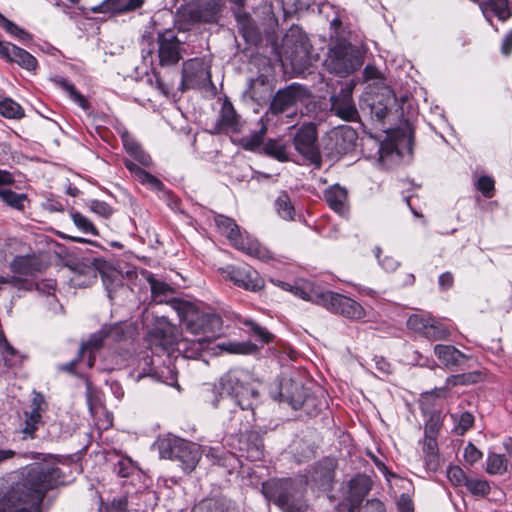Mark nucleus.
<instances>
[{"mask_svg":"<svg viewBox=\"0 0 512 512\" xmlns=\"http://www.w3.org/2000/svg\"><path fill=\"white\" fill-rule=\"evenodd\" d=\"M173 304L186 330L197 338L191 341L179 340L177 328L166 317H161L148 332L149 345L151 349H160L168 353L177 346V350L183 353L184 358H196L220 335L222 318L213 312L200 311L189 302L174 301Z\"/></svg>","mask_w":512,"mask_h":512,"instance_id":"nucleus-1","label":"nucleus"},{"mask_svg":"<svg viewBox=\"0 0 512 512\" xmlns=\"http://www.w3.org/2000/svg\"><path fill=\"white\" fill-rule=\"evenodd\" d=\"M68 483L55 463H33L0 481V512H39L46 494Z\"/></svg>","mask_w":512,"mask_h":512,"instance_id":"nucleus-2","label":"nucleus"},{"mask_svg":"<svg viewBox=\"0 0 512 512\" xmlns=\"http://www.w3.org/2000/svg\"><path fill=\"white\" fill-rule=\"evenodd\" d=\"M263 493L284 512H304L305 483L291 479H277L263 484Z\"/></svg>","mask_w":512,"mask_h":512,"instance_id":"nucleus-3","label":"nucleus"},{"mask_svg":"<svg viewBox=\"0 0 512 512\" xmlns=\"http://www.w3.org/2000/svg\"><path fill=\"white\" fill-rule=\"evenodd\" d=\"M215 224L219 232L226 236L231 245L236 249L259 260L266 261L272 258V253L258 240L250 237L244 238L239 226L232 218L218 215L215 217Z\"/></svg>","mask_w":512,"mask_h":512,"instance_id":"nucleus-4","label":"nucleus"},{"mask_svg":"<svg viewBox=\"0 0 512 512\" xmlns=\"http://www.w3.org/2000/svg\"><path fill=\"white\" fill-rule=\"evenodd\" d=\"M359 50L351 44L340 43L330 49L325 60L327 69L339 76H347L362 66Z\"/></svg>","mask_w":512,"mask_h":512,"instance_id":"nucleus-5","label":"nucleus"},{"mask_svg":"<svg viewBox=\"0 0 512 512\" xmlns=\"http://www.w3.org/2000/svg\"><path fill=\"white\" fill-rule=\"evenodd\" d=\"M246 375L240 371H229L220 378V396L235 398V402L242 408L251 407V398H256L258 393L253 388L244 383Z\"/></svg>","mask_w":512,"mask_h":512,"instance_id":"nucleus-6","label":"nucleus"},{"mask_svg":"<svg viewBox=\"0 0 512 512\" xmlns=\"http://www.w3.org/2000/svg\"><path fill=\"white\" fill-rule=\"evenodd\" d=\"M308 90L299 84L279 90L272 99L270 112L274 115L288 113L289 116L296 114L295 107L305 103L309 98Z\"/></svg>","mask_w":512,"mask_h":512,"instance_id":"nucleus-7","label":"nucleus"},{"mask_svg":"<svg viewBox=\"0 0 512 512\" xmlns=\"http://www.w3.org/2000/svg\"><path fill=\"white\" fill-rule=\"evenodd\" d=\"M316 304L350 319H361L365 316L364 308L355 300L331 291L317 295Z\"/></svg>","mask_w":512,"mask_h":512,"instance_id":"nucleus-8","label":"nucleus"},{"mask_svg":"<svg viewBox=\"0 0 512 512\" xmlns=\"http://www.w3.org/2000/svg\"><path fill=\"white\" fill-rule=\"evenodd\" d=\"M279 394L281 401L289 403L294 409H304L309 414L317 409L316 398L308 394L300 382L284 379Z\"/></svg>","mask_w":512,"mask_h":512,"instance_id":"nucleus-9","label":"nucleus"},{"mask_svg":"<svg viewBox=\"0 0 512 512\" xmlns=\"http://www.w3.org/2000/svg\"><path fill=\"white\" fill-rule=\"evenodd\" d=\"M157 42L158 57L161 66H172L182 59L183 42L178 39L174 31L166 30L160 33Z\"/></svg>","mask_w":512,"mask_h":512,"instance_id":"nucleus-10","label":"nucleus"},{"mask_svg":"<svg viewBox=\"0 0 512 512\" xmlns=\"http://www.w3.org/2000/svg\"><path fill=\"white\" fill-rule=\"evenodd\" d=\"M211 82L209 67L202 59H190L183 64V89L199 88Z\"/></svg>","mask_w":512,"mask_h":512,"instance_id":"nucleus-11","label":"nucleus"},{"mask_svg":"<svg viewBox=\"0 0 512 512\" xmlns=\"http://www.w3.org/2000/svg\"><path fill=\"white\" fill-rule=\"evenodd\" d=\"M222 276L238 287L249 291H258L264 287V280L251 267L227 266L221 269Z\"/></svg>","mask_w":512,"mask_h":512,"instance_id":"nucleus-12","label":"nucleus"},{"mask_svg":"<svg viewBox=\"0 0 512 512\" xmlns=\"http://www.w3.org/2000/svg\"><path fill=\"white\" fill-rule=\"evenodd\" d=\"M121 336L122 328L120 325H105L99 331L92 334L86 343L82 344L79 351V357H82L86 353H88L89 356L87 360V366L91 368L94 365L93 353L98 351L102 347L104 339L112 338L113 340L117 341L121 338Z\"/></svg>","mask_w":512,"mask_h":512,"instance_id":"nucleus-13","label":"nucleus"},{"mask_svg":"<svg viewBox=\"0 0 512 512\" xmlns=\"http://www.w3.org/2000/svg\"><path fill=\"white\" fill-rule=\"evenodd\" d=\"M317 129L314 123H306L294 136V147L307 159H314L318 155L316 146Z\"/></svg>","mask_w":512,"mask_h":512,"instance_id":"nucleus-14","label":"nucleus"},{"mask_svg":"<svg viewBox=\"0 0 512 512\" xmlns=\"http://www.w3.org/2000/svg\"><path fill=\"white\" fill-rule=\"evenodd\" d=\"M0 55L29 72H34L38 67L37 59L32 54L9 42H0Z\"/></svg>","mask_w":512,"mask_h":512,"instance_id":"nucleus-15","label":"nucleus"},{"mask_svg":"<svg viewBox=\"0 0 512 512\" xmlns=\"http://www.w3.org/2000/svg\"><path fill=\"white\" fill-rule=\"evenodd\" d=\"M294 35L293 34H287L284 38V46L286 47L285 53L290 58L291 64L294 67H304L309 62V44L307 39L299 35L294 43V46L291 47L290 45L294 42L293 41Z\"/></svg>","mask_w":512,"mask_h":512,"instance_id":"nucleus-16","label":"nucleus"},{"mask_svg":"<svg viewBox=\"0 0 512 512\" xmlns=\"http://www.w3.org/2000/svg\"><path fill=\"white\" fill-rule=\"evenodd\" d=\"M331 111L345 121H356L359 117L349 90H341L339 94L331 97Z\"/></svg>","mask_w":512,"mask_h":512,"instance_id":"nucleus-17","label":"nucleus"},{"mask_svg":"<svg viewBox=\"0 0 512 512\" xmlns=\"http://www.w3.org/2000/svg\"><path fill=\"white\" fill-rule=\"evenodd\" d=\"M43 405L44 397L39 393H35L31 401L30 412H25L26 419L23 433L26 436L33 438L35 431L42 425L41 412L44 410Z\"/></svg>","mask_w":512,"mask_h":512,"instance_id":"nucleus-18","label":"nucleus"},{"mask_svg":"<svg viewBox=\"0 0 512 512\" xmlns=\"http://www.w3.org/2000/svg\"><path fill=\"white\" fill-rule=\"evenodd\" d=\"M434 354L443 365L452 370L460 367L467 360V356L452 345L437 344L434 346Z\"/></svg>","mask_w":512,"mask_h":512,"instance_id":"nucleus-19","label":"nucleus"},{"mask_svg":"<svg viewBox=\"0 0 512 512\" xmlns=\"http://www.w3.org/2000/svg\"><path fill=\"white\" fill-rule=\"evenodd\" d=\"M324 199L328 206L338 214H345L348 211V192L347 190L335 184L324 191Z\"/></svg>","mask_w":512,"mask_h":512,"instance_id":"nucleus-20","label":"nucleus"},{"mask_svg":"<svg viewBox=\"0 0 512 512\" xmlns=\"http://www.w3.org/2000/svg\"><path fill=\"white\" fill-rule=\"evenodd\" d=\"M201 454L199 447L183 439V445L179 447L175 460L179 461L185 472H191L197 466Z\"/></svg>","mask_w":512,"mask_h":512,"instance_id":"nucleus-21","label":"nucleus"},{"mask_svg":"<svg viewBox=\"0 0 512 512\" xmlns=\"http://www.w3.org/2000/svg\"><path fill=\"white\" fill-rule=\"evenodd\" d=\"M143 0H104L98 6L93 7L95 13H123L139 8Z\"/></svg>","mask_w":512,"mask_h":512,"instance_id":"nucleus-22","label":"nucleus"},{"mask_svg":"<svg viewBox=\"0 0 512 512\" xmlns=\"http://www.w3.org/2000/svg\"><path fill=\"white\" fill-rule=\"evenodd\" d=\"M370 490V480L365 476H356L349 482L348 499L352 506L359 504Z\"/></svg>","mask_w":512,"mask_h":512,"instance_id":"nucleus-23","label":"nucleus"},{"mask_svg":"<svg viewBox=\"0 0 512 512\" xmlns=\"http://www.w3.org/2000/svg\"><path fill=\"white\" fill-rule=\"evenodd\" d=\"M156 445L161 458L175 460L179 447L183 445V439L175 436H167L159 438Z\"/></svg>","mask_w":512,"mask_h":512,"instance_id":"nucleus-24","label":"nucleus"},{"mask_svg":"<svg viewBox=\"0 0 512 512\" xmlns=\"http://www.w3.org/2000/svg\"><path fill=\"white\" fill-rule=\"evenodd\" d=\"M37 259L35 255H22L15 257L10 263V269L14 273L30 275L37 270Z\"/></svg>","mask_w":512,"mask_h":512,"instance_id":"nucleus-25","label":"nucleus"},{"mask_svg":"<svg viewBox=\"0 0 512 512\" xmlns=\"http://www.w3.org/2000/svg\"><path fill=\"white\" fill-rule=\"evenodd\" d=\"M480 8L485 16L490 10L501 21H505L511 16L508 0H489L486 3H481Z\"/></svg>","mask_w":512,"mask_h":512,"instance_id":"nucleus-26","label":"nucleus"},{"mask_svg":"<svg viewBox=\"0 0 512 512\" xmlns=\"http://www.w3.org/2000/svg\"><path fill=\"white\" fill-rule=\"evenodd\" d=\"M508 460L503 454L490 452L486 459V472L490 475H503L508 471Z\"/></svg>","mask_w":512,"mask_h":512,"instance_id":"nucleus-27","label":"nucleus"},{"mask_svg":"<svg viewBox=\"0 0 512 512\" xmlns=\"http://www.w3.org/2000/svg\"><path fill=\"white\" fill-rule=\"evenodd\" d=\"M433 316L429 313L412 314L407 319L406 325L408 329L420 334L425 338L429 325L432 323Z\"/></svg>","mask_w":512,"mask_h":512,"instance_id":"nucleus-28","label":"nucleus"},{"mask_svg":"<svg viewBox=\"0 0 512 512\" xmlns=\"http://www.w3.org/2000/svg\"><path fill=\"white\" fill-rule=\"evenodd\" d=\"M425 462L429 469L435 471L439 467L438 444L435 438L425 437L423 442Z\"/></svg>","mask_w":512,"mask_h":512,"instance_id":"nucleus-29","label":"nucleus"},{"mask_svg":"<svg viewBox=\"0 0 512 512\" xmlns=\"http://www.w3.org/2000/svg\"><path fill=\"white\" fill-rule=\"evenodd\" d=\"M356 131L350 126H343L336 132V142L341 151H348L355 146Z\"/></svg>","mask_w":512,"mask_h":512,"instance_id":"nucleus-30","label":"nucleus"},{"mask_svg":"<svg viewBox=\"0 0 512 512\" xmlns=\"http://www.w3.org/2000/svg\"><path fill=\"white\" fill-rule=\"evenodd\" d=\"M275 208L278 215L285 220H292L295 215V208L287 192L282 191L276 201Z\"/></svg>","mask_w":512,"mask_h":512,"instance_id":"nucleus-31","label":"nucleus"},{"mask_svg":"<svg viewBox=\"0 0 512 512\" xmlns=\"http://www.w3.org/2000/svg\"><path fill=\"white\" fill-rule=\"evenodd\" d=\"M148 281L151 287L152 297L156 302H164L167 297L174 293L173 288L163 281L152 277H150Z\"/></svg>","mask_w":512,"mask_h":512,"instance_id":"nucleus-32","label":"nucleus"},{"mask_svg":"<svg viewBox=\"0 0 512 512\" xmlns=\"http://www.w3.org/2000/svg\"><path fill=\"white\" fill-rule=\"evenodd\" d=\"M0 115L8 119H21L24 117L23 108L11 98L0 101Z\"/></svg>","mask_w":512,"mask_h":512,"instance_id":"nucleus-33","label":"nucleus"},{"mask_svg":"<svg viewBox=\"0 0 512 512\" xmlns=\"http://www.w3.org/2000/svg\"><path fill=\"white\" fill-rule=\"evenodd\" d=\"M450 336V330L441 322L433 317L432 323L425 333V338L430 341L447 340Z\"/></svg>","mask_w":512,"mask_h":512,"instance_id":"nucleus-34","label":"nucleus"},{"mask_svg":"<svg viewBox=\"0 0 512 512\" xmlns=\"http://www.w3.org/2000/svg\"><path fill=\"white\" fill-rule=\"evenodd\" d=\"M0 198L12 208L23 210L27 200L25 194H18L10 189L4 188L0 190Z\"/></svg>","mask_w":512,"mask_h":512,"instance_id":"nucleus-35","label":"nucleus"},{"mask_svg":"<svg viewBox=\"0 0 512 512\" xmlns=\"http://www.w3.org/2000/svg\"><path fill=\"white\" fill-rule=\"evenodd\" d=\"M465 487L474 496L483 497L490 493V484L483 478L468 477Z\"/></svg>","mask_w":512,"mask_h":512,"instance_id":"nucleus-36","label":"nucleus"},{"mask_svg":"<svg viewBox=\"0 0 512 512\" xmlns=\"http://www.w3.org/2000/svg\"><path fill=\"white\" fill-rule=\"evenodd\" d=\"M0 26L3 29H5L10 35L18 38L21 41H30L32 38L28 32H26L25 30H23L22 28L17 26L12 21L8 20L1 13H0Z\"/></svg>","mask_w":512,"mask_h":512,"instance_id":"nucleus-37","label":"nucleus"},{"mask_svg":"<svg viewBox=\"0 0 512 512\" xmlns=\"http://www.w3.org/2000/svg\"><path fill=\"white\" fill-rule=\"evenodd\" d=\"M222 349L232 354H251L256 346L250 342H229L222 345Z\"/></svg>","mask_w":512,"mask_h":512,"instance_id":"nucleus-38","label":"nucleus"},{"mask_svg":"<svg viewBox=\"0 0 512 512\" xmlns=\"http://www.w3.org/2000/svg\"><path fill=\"white\" fill-rule=\"evenodd\" d=\"M73 223L84 233H89L94 236L98 235V230L94 226V224L84 215L79 212H74L71 214Z\"/></svg>","mask_w":512,"mask_h":512,"instance_id":"nucleus-39","label":"nucleus"},{"mask_svg":"<svg viewBox=\"0 0 512 512\" xmlns=\"http://www.w3.org/2000/svg\"><path fill=\"white\" fill-rule=\"evenodd\" d=\"M267 128L265 126H262V128L259 131H256L252 133L251 135L243 138V147L246 150H254L258 148L262 143L264 136L266 134Z\"/></svg>","mask_w":512,"mask_h":512,"instance_id":"nucleus-40","label":"nucleus"},{"mask_svg":"<svg viewBox=\"0 0 512 512\" xmlns=\"http://www.w3.org/2000/svg\"><path fill=\"white\" fill-rule=\"evenodd\" d=\"M264 150L268 155L273 156L274 158L278 159L279 161L288 160V155H287L285 146L279 144L277 141H274V140L268 141L265 144Z\"/></svg>","mask_w":512,"mask_h":512,"instance_id":"nucleus-41","label":"nucleus"},{"mask_svg":"<svg viewBox=\"0 0 512 512\" xmlns=\"http://www.w3.org/2000/svg\"><path fill=\"white\" fill-rule=\"evenodd\" d=\"M59 84L69 93L70 97L82 108H87V101L84 96L79 93L73 84L68 82L67 80L61 78Z\"/></svg>","mask_w":512,"mask_h":512,"instance_id":"nucleus-42","label":"nucleus"},{"mask_svg":"<svg viewBox=\"0 0 512 512\" xmlns=\"http://www.w3.org/2000/svg\"><path fill=\"white\" fill-rule=\"evenodd\" d=\"M447 477L455 486H465L468 477L459 466H452L447 470Z\"/></svg>","mask_w":512,"mask_h":512,"instance_id":"nucleus-43","label":"nucleus"},{"mask_svg":"<svg viewBox=\"0 0 512 512\" xmlns=\"http://www.w3.org/2000/svg\"><path fill=\"white\" fill-rule=\"evenodd\" d=\"M166 370L169 376L165 375V370L158 371L155 370L154 368H150V372L147 375L155 377L157 380L163 381L168 385H174V383L176 382V376L174 372L169 367H167ZM145 375L146 374H139L138 379L142 378Z\"/></svg>","mask_w":512,"mask_h":512,"instance_id":"nucleus-44","label":"nucleus"},{"mask_svg":"<svg viewBox=\"0 0 512 512\" xmlns=\"http://www.w3.org/2000/svg\"><path fill=\"white\" fill-rule=\"evenodd\" d=\"M474 423V416L469 412H464L459 416L455 426V432L458 435H464Z\"/></svg>","mask_w":512,"mask_h":512,"instance_id":"nucleus-45","label":"nucleus"},{"mask_svg":"<svg viewBox=\"0 0 512 512\" xmlns=\"http://www.w3.org/2000/svg\"><path fill=\"white\" fill-rule=\"evenodd\" d=\"M494 184V180L485 175L478 179L476 187L485 197L491 198L493 196Z\"/></svg>","mask_w":512,"mask_h":512,"instance_id":"nucleus-46","label":"nucleus"},{"mask_svg":"<svg viewBox=\"0 0 512 512\" xmlns=\"http://www.w3.org/2000/svg\"><path fill=\"white\" fill-rule=\"evenodd\" d=\"M463 456L468 464L473 465L482 458L483 454L474 444L468 443L464 448Z\"/></svg>","mask_w":512,"mask_h":512,"instance_id":"nucleus-47","label":"nucleus"},{"mask_svg":"<svg viewBox=\"0 0 512 512\" xmlns=\"http://www.w3.org/2000/svg\"><path fill=\"white\" fill-rule=\"evenodd\" d=\"M221 122L226 126H233L236 123V112L231 103H224L221 111Z\"/></svg>","mask_w":512,"mask_h":512,"instance_id":"nucleus-48","label":"nucleus"},{"mask_svg":"<svg viewBox=\"0 0 512 512\" xmlns=\"http://www.w3.org/2000/svg\"><path fill=\"white\" fill-rule=\"evenodd\" d=\"M206 507L209 512H240L236 506L224 501L209 502Z\"/></svg>","mask_w":512,"mask_h":512,"instance_id":"nucleus-49","label":"nucleus"},{"mask_svg":"<svg viewBox=\"0 0 512 512\" xmlns=\"http://www.w3.org/2000/svg\"><path fill=\"white\" fill-rule=\"evenodd\" d=\"M90 210L104 218H108L112 215L113 213V210L112 208L105 202L103 201H98V200H92L90 202Z\"/></svg>","mask_w":512,"mask_h":512,"instance_id":"nucleus-50","label":"nucleus"},{"mask_svg":"<svg viewBox=\"0 0 512 512\" xmlns=\"http://www.w3.org/2000/svg\"><path fill=\"white\" fill-rule=\"evenodd\" d=\"M475 381H476V376L473 374L452 375L447 378L446 384H447V386H457V385H464V384L475 382Z\"/></svg>","mask_w":512,"mask_h":512,"instance_id":"nucleus-51","label":"nucleus"},{"mask_svg":"<svg viewBox=\"0 0 512 512\" xmlns=\"http://www.w3.org/2000/svg\"><path fill=\"white\" fill-rule=\"evenodd\" d=\"M123 145L128 153H130L132 156L139 152L141 149L140 145L134 141L127 133L123 134L122 136Z\"/></svg>","mask_w":512,"mask_h":512,"instance_id":"nucleus-52","label":"nucleus"},{"mask_svg":"<svg viewBox=\"0 0 512 512\" xmlns=\"http://www.w3.org/2000/svg\"><path fill=\"white\" fill-rule=\"evenodd\" d=\"M249 325L251 326L252 332L257 336L262 342L267 343L271 339V334L259 326L258 324L254 322H250Z\"/></svg>","mask_w":512,"mask_h":512,"instance_id":"nucleus-53","label":"nucleus"},{"mask_svg":"<svg viewBox=\"0 0 512 512\" xmlns=\"http://www.w3.org/2000/svg\"><path fill=\"white\" fill-rule=\"evenodd\" d=\"M362 512H384V505L381 501L377 499H372L367 501V503L362 507Z\"/></svg>","mask_w":512,"mask_h":512,"instance_id":"nucleus-54","label":"nucleus"},{"mask_svg":"<svg viewBox=\"0 0 512 512\" xmlns=\"http://www.w3.org/2000/svg\"><path fill=\"white\" fill-rule=\"evenodd\" d=\"M362 512H384V505L381 501L377 499H372L367 501V503L362 507Z\"/></svg>","mask_w":512,"mask_h":512,"instance_id":"nucleus-55","label":"nucleus"},{"mask_svg":"<svg viewBox=\"0 0 512 512\" xmlns=\"http://www.w3.org/2000/svg\"><path fill=\"white\" fill-rule=\"evenodd\" d=\"M512 52V29L505 35L501 44V53L509 56Z\"/></svg>","mask_w":512,"mask_h":512,"instance_id":"nucleus-56","label":"nucleus"},{"mask_svg":"<svg viewBox=\"0 0 512 512\" xmlns=\"http://www.w3.org/2000/svg\"><path fill=\"white\" fill-rule=\"evenodd\" d=\"M398 507L401 512H412L413 511V505L410 498L406 495H401L399 501H398Z\"/></svg>","mask_w":512,"mask_h":512,"instance_id":"nucleus-57","label":"nucleus"},{"mask_svg":"<svg viewBox=\"0 0 512 512\" xmlns=\"http://www.w3.org/2000/svg\"><path fill=\"white\" fill-rule=\"evenodd\" d=\"M439 430V424L437 421H429L425 426V437H433L436 439Z\"/></svg>","mask_w":512,"mask_h":512,"instance_id":"nucleus-58","label":"nucleus"},{"mask_svg":"<svg viewBox=\"0 0 512 512\" xmlns=\"http://www.w3.org/2000/svg\"><path fill=\"white\" fill-rule=\"evenodd\" d=\"M453 284V276L451 273L446 272L440 275L439 277V285L442 289H449Z\"/></svg>","mask_w":512,"mask_h":512,"instance_id":"nucleus-59","label":"nucleus"},{"mask_svg":"<svg viewBox=\"0 0 512 512\" xmlns=\"http://www.w3.org/2000/svg\"><path fill=\"white\" fill-rule=\"evenodd\" d=\"M132 471L130 462L121 460L118 462V474L121 477H128Z\"/></svg>","mask_w":512,"mask_h":512,"instance_id":"nucleus-60","label":"nucleus"},{"mask_svg":"<svg viewBox=\"0 0 512 512\" xmlns=\"http://www.w3.org/2000/svg\"><path fill=\"white\" fill-rule=\"evenodd\" d=\"M380 263L387 271H394L398 266L397 260L391 256H386L383 260H380Z\"/></svg>","mask_w":512,"mask_h":512,"instance_id":"nucleus-61","label":"nucleus"},{"mask_svg":"<svg viewBox=\"0 0 512 512\" xmlns=\"http://www.w3.org/2000/svg\"><path fill=\"white\" fill-rule=\"evenodd\" d=\"M133 157L144 166H150L152 164L151 157L142 149H140L139 152H136Z\"/></svg>","mask_w":512,"mask_h":512,"instance_id":"nucleus-62","label":"nucleus"},{"mask_svg":"<svg viewBox=\"0 0 512 512\" xmlns=\"http://www.w3.org/2000/svg\"><path fill=\"white\" fill-rule=\"evenodd\" d=\"M295 294L298 295L299 297H301L302 299L316 303L315 300L317 299V295H319L320 293L308 294L304 290L297 289Z\"/></svg>","mask_w":512,"mask_h":512,"instance_id":"nucleus-63","label":"nucleus"},{"mask_svg":"<svg viewBox=\"0 0 512 512\" xmlns=\"http://www.w3.org/2000/svg\"><path fill=\"white\" fill-rule=\"evenodd\" d=\"M365 79H374L378 77V70L373 66H366L364 69Z\"/></svg>","mask_w":512,"mask_h":512,"instance_id":"nucleus-64","label":"nucleus"}]
</instances>
